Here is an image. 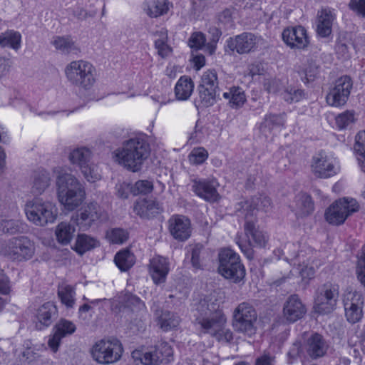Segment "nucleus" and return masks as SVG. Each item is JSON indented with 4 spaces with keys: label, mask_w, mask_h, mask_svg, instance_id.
<instances>
[{
    "label": "nucleus",
    "mask_w": 365,
    "mask_h": 365,
    "mask_svg": "<svg viewBox=\"0 0 365 365\" xmlns=\"http://www.w3.org/2000/svg\"><path fill=\"white\" fill-rule=\"evenodd\" d=\"M199 313L197 320L205 332L212 336H219L223 334L227 341L232 339V333L225 329L226 318L220 309V302L215 293H211L201 299L196 307Z\"/></svg>",
    "instance_id": "obj_1"
},
{
    "label": "nucleus",
    "mask_w": 365,
    "mask_h": 365,
    "mask_svg": "<svg viewBox=\"0 0 365 365\" xmlns=\"http://www.w3.org/2000/svg\"><path fill=\"white\" fill-rule=\"evenodd\" d=\"M56 174V195L58 202L68 211L78 207L85 199V189L81 181L63 167L53 169Z\"/></svg>",
    "instance_id": "obj_2"
},
{
    "label": "nucleus",
    "mask_w": 365,
    "mask_h": 365,
    "mask_svg": "<svg viewBox=\"0 0 365 365\" xmlns=\"http://www.w3.org/2000/svg\"><path fill=\"white\" fill-rule=\"evenodd\" d=\"M150 145L144 136H135L123 142L114 153L115 160L128 170H140L150 155Z\"/></svg>",
    "instance_id": "obj_3"
},
{
    "label": "nucleus",
    "mask_w": 365,
    "mask_h": 365,
    "mask_svg": "<svg viewBox=\"0 0 365 365\" xmlns=\"http://www.w3.org/2000/svg\"><path fill=\"white\" fill-rule=\"evenodd\" d=\"M64 74L69 83L80 91H90L96 82L95 67L84 60L70 62L64 68Z\"/></svg>",
    "instance_id": "obj_4"
},
{
    "label": "nucleus",
    "mask_w": 365,
    "mask_h": 365,
    "mask_svg": "<svg viewBox=\"0 0 365 365\" xmlns=\"http://www.w3.org/2000/svg\"><path fill=\"white\" fill-rule=\"evenodd\" d=\"M93 153L86 146L70 147L67 151V158L71 165L78 168L86 180L95 182L101 179L97 165L92 162Z\"/></svg>",
    "instance_id": "obj_5"
},
{
    "label": "nucleus",
    "mask_w": 365,
    "mask_h": 365,
    "mask_svg": "<svg viewBox=\"0 0 365 365\" xmlns=\"http://www.w3.org/2000/svg\"><path fill=\"white\" fill-rule=\"evenodd\" d=\"M0 253L12 262H26L34 257L35 246L26 236L14 237L1 244Z\"/></svg>",
    "instance_id": "obj_6"
},
{
    "label": "nucleus",
    "mask_w": 365,
    "mask_h": 365,
    "mask_svg": "<svg viewBox=\"0 0 365 365\" xmlns=\"http://www.w3.org/2000/svg\"><path fill=\"white\" fill-rule=\"evenodd\" d=\"M27 219L36 226H45L53 223L57 217V208L50 201L35 198L28 201L24 207Z\"/></svg>",
    "instance_id": "obj_7"
},
{
    "label": "nucleus",
    "mask_w": 365,
    "mask_h": 365,
    "mask_svg": "<svg viewBox=\"0 0 365 365\" xmlns=\"http://www.w3.org/2000/svg\"><path fill=\"white\" fill-rule=\"evenodd\" d=\"M218 272L226 279L239 282L245 276V269L239 255L232 250L225 248L218 255Z\"/></svg>",
    "instance_id": "obj_8"
},
{
    "label": "nucleus",
    "mask_w": 365,
    "mask_h": 365,
    "mask_svg": "<svg viewBox=\"0 0 365 365\" xmlns=\"http://www.w3.org/2000/svg\"><path fill=\"white\" fill-rule=\"evenodd\" d=\"M123 352L122 344L115 338L101 339L91 349L93 359L101 364H109L119 361Z\"/></svg>",
    "instance_id": "obj_9"
},
{
    "label": "nucleus",
    "mask_w": 365,
    "mask_h": 365,
    "mask_svg": "<svg viewBox=\"0 0 365 365\" xmlns=\"http://www.w3.org/2000/svg\"><path fill=\"white\" fill-rule=\"evenodd\" d=\"M339 296V287L336 284L327 282L319 286L314 297V309L321 314L332 312L336 307Z\"/></svg>",
    "instance_id": "obj_10"
},
{
    "label": "nucleus",
    "mask_w": 365,
    "mask_h": 365,
    "mask_svg": "<svg viewBox=\"0 0 365 365\" xmlns=\"http://www.w3.org/2000/svg\"><path fill=\"white\" fill-rule=\"evenodd\" d=\"M257 314L249 302H242L235 309L232 325L235 331L252 336L256 331Z\"/></svg>",
    "instance_id": "obj_11"
},
{
    "label": "nucleus",
    "mask_w": 365,
    "mask_h": 365,
    "mask_svg": "<svg viewBox=\"0 0 365 365\" xmlns=\"http://www.w3.org/2000/svg\"><path fill=\"white\" fill-rule=\"evenodd\" d=\"M359 209V205L355 199L344 197L336 200L327 208L325 218L329 224L339 225Z\"/></svg>",
    "instance_id": "obj_12"
},
{
    "label": "nucleus",
    "mask_w": 365,
    "mask_h": 365,
    "mask_svg": "<svg viewBox=\"0 0 365 365\" xmlns=\"http://www.w3.org/2000/svg\"><path fill=\"white\" fill-rule=\"evenodd\" d=\"M200 98L205 106H210L216 102L220 96L218 78L215 70H207L201 76L199 86Z\"/></svg>",
    "instance_id": "obj_13"
},
{
    "label": "nucleus",
    "mask_w": 365,
    "mask_h": 365,
    "mask_svg": "<svg viewBox=\"0 0 365 365\" xmlns=\"http://www.w3.org/2000/svg\"><path fill=\"white\" fill-rule=\"evenodd\" d=\"M108 219V212L96 202H89L76 215V223L83 230L91 227L95 222H105Z\"/></svg>",
    "instance_id": "obj_14"
},
{
    "label": "nucleus",
    "mask_w": 365,
    "mask_h": 365,
    "mask_svg": "<svg viewBox=\"0 0 365 365\" xmlns=\"http://www.w3.org/2000/svg\"><path fill=\"white\" fill-rule=\"evenodd\" d=\"M352 86V80L348 76L336 79L334 87L326 97L327 103L334 107L344 106L349 99Z\"/></svg>",
    "instance_id": "obj_15"
},
{
    "label": "nucleus",
    "mask_w": 365,
    "mask_h": 365,
    "mask_svg": "<svg viewBox=\"0 0 365 365\" xmlns=\"http://www.w3.org/2000/svg\"><path fill=\"white\" fill-rule=\"evenodd\" d=\"M144 365H159L160 363H168L173 359V349L165 341H160L151 347L140 358Z\"/></svg>",
    "instance_id": "obj_16"
},
{
    "label": "nucleus",
    "mask_w": 365,
    "mask_h": 365,
    "mask_svg": "<svg viewBox=\"0 0 365 365\" xmlns=\"http://www.w3.org/2000/svg\"><path fill=\"white\" fill-rule=\"evenodd\" d=\"M313 173L321 178H328L335 175L339 170L336 160L324 152L313 157L312 163Z\"/></svg>",
    "instance_id": "obj_17"
},
{
    "label": "nucleus",
    "mask_w": 365,
    "mask_h": 365,
    "mask_svg": "<svg viewBox=\"0 0 365 365\" xmlns=\"http://www.w3.org/2000/svg\"><path fill=\"white\" fill-rule=\"evenodd\" d=\"M282 39L291 48L305 49L309 43L307 31L302 26L285 29Z\"/></svg>",
    "instance_id": "obj_18"
},
{
    "label": "nucleus",
    "mask_w": 365,
    "mask_h": 365,
    "mask_svg": "<svg viewBox=\"0 0 365 365\" xmlns=\"http://www.w3.org/2000/svg\"><path fill=\"white\" fill-rule=\"evenodd\" d=\"M257 41V36L252 33L245 32L235 38H230L227 41V46L232 51H236L239 54H244L253 51Z\"/></svg>",
    "instance_id": "obj_19"
},
{
    "label": "nucleus",
    "mask_w": 365,
    "mask_h": 365,
    "mask_svg": "<svg viewBox=\"0 0 365 365\" xmlns=\"http://www.w3.org/2000/svg\"><path fill=\"white\" fill-rule=\"evenodd\" d=\"M192 190L200 197L208 202H216L220 198L217 191V182L215 180H194Z\"/></svg>",
    "instance_id": "obj_20"
},
{
    "label": "nucleus",
    "mask_w": 365,
    "mask_h": 365,
    "mask_svg": "<svg viewBox=\"0 0 365 365\" xmlns=\"http://www.w3.org/2000/svg\"><path fill=\"white\" fill-rule=\"evenodd\" d=\"M53 329L54 333L48 339V345L53 352H56L61 339L74 333L76 327L72 322L61 319Z\"/></svg>",
    "instance_id": "obj_21"
},
{
    "label": "nucleus",
    "mask_w": 365,
    "mask_h": 365,
    "mask_svg": "<svg viewBox=\"0 0 365 365\" xmlns=\"http://www.w3.org/2000/svg\"><path fill=\"white\" fill-rule=\"evenodd\" d=\"M169 231L176 240L185 241L191 235L190 220L183 215H174L168 220Z\"/></svg>",
    "instance_id": "obj_22"
},
{
    "label": "nucleus",
    "mask_w": 365,
    "mask_h": 365,
    "mask_svg": "<svg viewBox=\"0 0 365 365\" xmlns=\"http://www.w3.org/2000/svg\"><path fill=\"white\" fill-rule=\"evenodd\" d=\"M344 305L345 315L349 322L354 324L361 319L363 299L361 294L357 293L349 294L344 299Z\"/></svg>",
    "instance_id": "obj_23"
},
{
    "label": "nucleus",
    "mask_w": 365,
    "mask_h": 365,
    "mask_svg": "<svg viewBox=\"0 0 365 365\" xmlns=\"http://www.w3.org/2000/svg\"><path fill=\"white\" fill-rule=\"evenodd\" d=\"M133 212L142 219H151L162 212L159 202L153 199H139L133 205Z\"/></svg>",
    "instance_id": "obj_24"
},
{
    "label": "nucleus",
    "mask_w": 365,
    "mask_h": 365,
    "mask_svg": "<svg viewBox=\"0 0 365 365\" xmlns=\"http://www.w3.org/2000/svg\"><path fill=\"white\" fill-rule=\"evenodd\" d=\"M329 345L324 337L317 333L312 334L306 341L304 350L312 359L323 357L328 350Z\"/></svg>",
    "instance_id": "obj_25"
},
{
    "label": "nucleus",
    "mask_w": 365,
    "mask_h": 365,
    "mask_svg": "<svg viewBox=\"0 0 365 365\" xmlns=\"http://www.w3.org/2000/svg\"><path fill=\"white\" fill-rule=\"evenodd\" d=\"M306 313V307L302 304L298 295L289 296L283 307V314L285 319L289 322H294L303 317Z\"/></svg>",
    "instance_id": "obj_26"
},
{
    "label": "nucleus",
    "mask_w": 365,
    "mask_h": 365,
    "mask_svg": "<svg viewBox=\"0 0 365 365\" xmlns=\"http://www.w3.org/2000/svg\"><path fill=\"white\" fill-rule=\"evenodd\" d=\"M239 206L237 211L241 212V210L247 211L246 215L249 217L255 215V211L268 212L272 207V202L269 197L260 195L253 197L250 202H240Z\"/></svg>",
    "instance_id": "obj_27"
},
{
    "label": "nucleus",
    "mask_w": 365,
    "mask_h": 365,
    "mask_svg": "<svg viewBox=\"0 0 365 365\" xmlns=\"http://www.w3.org/2000/svg\"><path fill=\"white\" fill-rule=\"evenodd\" d=\"M169 270V263L166 258L157 256L150 259L149 272L155 284L164 283Z\"/></svg>",
    "instance_id": "obj_28"
},
{
    "label": "nucleus",
    "mask_w": 365,
    "mask_h": 365,
    "mask_svg": "<svg viewBox=\"0 0 365 365\" xmlns=\"http://www.w3.org/2000/svg\"><path fill=\"white\" fill-rule=\"evenodd\" d=\"M58 317L56 307L51 302H46L41 305L36 311V328L42 329L49 327L53 321Z\"/></svg>",
    "instance_id": "obj_29"
},
{
    "label": "nucleus",
    "mask_w": 365,
    "mask_h": 365,
    "mask_svg": "<svg viewBox=\"0 0 365 365\" xmlns=\"http://www.w3.org/2000/svg\"><path fill=\"white\" fill-rule=\"evenodd\" d=\"M335 16L329 9H322L317 13V34L322 38L328 37L332 32Z\"/></svg>",
    "instance_id": "obj_30"
},
{
    "label": "nucleus",
    "mask_w": 365,
    "mask_h": 365,
    "mask_svg": "<svg viewBox=\"0 0 365 365\" xmlns=\"http://www.w3.org/2000/svg\"><path fill=\"white\" fill-rule=\"evenodd\" d=\"M51 178L48 171L40 170L34 174L31 193L34 195H42L51 185Z\"/></svg>",
    "instance_id": "obj_31"
},
{
    "label": "nucleus",
    "mask_w": 365,
    "mask_h": 365,
    "mask_svg": "<svg viewBox=\"0 0 365 365\" xmlns=\"http://www.w3.org/2000/svg\"><path fill=\"white\" fill-rule=\"evenodd\" d=\"M143 11L150 18H158L166 14L170 9L168 0H146L143 3Z\"/></svg>",
    "instance_id": "obj_32"
},
{
    "label": "nucleus",
    "mask_w": 365,
    "mask_h": 365,
    "mask_svg": "<svg viewBox=\"0 0 365 365\" xmlns=\"http://www.w3.org/2000/svg\"><path fill=\"white\" fill-rule=\"evenodd\" d=\"M52 44L56 50L63 54L78 55L81 52L79 46L69 36H56L52 41Z\"/></svg>",
    "instance_id": "obj_33"
},
{
    "label": "nucleus",
    "mask_w": 365,
    "mask_h": 365,
    "mask_svg": "<svg viewBox=\"0 0 365 365\" xmlns=\"http://www.w3.org/2000/svg\"><path fill=\"white\" fill-rule=\"evenodd\" d=\"M76 232L74 225L70 222H61L55 230V235L58 243L63 245H68L73 238Z\"/></svg>",
    "instance_id": "obj_34"
},
{
    "label": "nucleus",
    "mask_w": 365,
    "mask_h": 365,
    "mask_svg": "<svg viewBox=\"0 0 365 365\" xmlns=\"http://www.w3.org/2000/svg\"><path fill=\"white\" fill-rule=\"evenodd\" d=\"M191 262L195 269H202L210 260V254L200 244L190 247Z\"/></svg>",
    "instance_id": "obj_35"
},
{
    "label": "nucleus",
    "mask_w": 365,
    "mask_h": 365,
    "mask_svg": "<svg viewBox=\"0 0 365 365\" xmlns=\"http://www.w3.org/2000/svg\"><path fill=\"white\" fill-rule=\"evenodd\" d=\"M194 88L192 79L186 76H181L175 87L176 98L180 101H185L190 98Z\"/></svg>",
    "instance_id": "obj_36"
},
{
    "label": "nucleus",
    "mask_w": 365,
    "mask_h": 365,
    "mask_svg": "<svg viewBox=\"0 0 365 365\" xmlns=\"http://www.w3.org/2000/svg\"><path fill=\"white\" fill-rule=\"evenodd\" d=\"M245 235L248 238L251 237L257 246L264 247L267 241V237L262 232L255 227V222L248 219L245 215V224L244 225Z\"/></svg>",
    "instance_id": "obj_37"
},
{
    "label": "nucleus",
    "mask_w": 365,
    "mask_h": 365,
    "mask_svg": "<svg viewBox=\"0 0 365 365\" xmlns=\"http://www.w3.org/2000/svg\"><path fill=\"white\" fill-rule=\"evenodd\" d=\"M21 35L14 30H6L0 34V46L17 51L21 47Z\"/></svg>",
    "instance_id": "obj_38"
},
{
    "label": "nucleus",
    "mask_w": 365,
    "mask_h": 365,
    "mask_svg": "<svg viewBox=\"0 0 365 365\" xmlns=\"http://www.w3.org/2000/svg\"><path fill=\"white\" fill-rule=\"evenodd\" d=\"M98 246L99 242L96 238L86 234H81L77 236L73 250L82 255L87 251Z\"/></svg>",
    "instance_id": "obj_39"
},
{
    "label": "nucleus",
    "mask_w": 365,
    "mask_h": 365,
    "mask_svg": "<svg viewBox=\"0 0 365 365\" xmlns=\"http://www.w3.org/2000/svg\"><path fill=\"white\" fill-rule=\"evenodd\" d=\"M284 123V120L282 115L270 113L265 115L259 129L262 133L267 136L274 128L282 126Z\"/></svg>",
    "instance_id": "obj_40"
},
{
    "label": "nucleus",
    "mask_w": 365,
    "mask_h": 365,
    "mask_svg": "<svg viewBox=\"0 0 365 365\" xmlns=\"http://www.w3.org/2000/svg\"><path fill=\"white\" fill-rule=\"evenodd\" d=\"M297 213L301 216L309 215L314 210V202L310 195L299 193L295 197Z\"/></svg>",
    "instance_id": "obj_41"
},
{
    "label": "nucleus",
    "mask_w": 365,
    "mask_h": 365,
    "mask_svg": "<svg viewBox=\"0 0 365 365\" xmlns=\"http://www.w3.org/2000/svg\"><path fill=\"white\" fill-rule=\"evenodd\" d=\"M354 150L358 164L365 173V130L359 132L356 135Z\"/></svg>",
    "instance_id": "obj_42"
},
{
    "label": "nucleus",
    "mask_w": 365,
    "mask_h": 365,
    "mask_svg": "<svg viewBox=\"0 0 365 365\" xmlns=\"http://www.w3.org/2000/svg\"><path fill=\"white\" fill-rule=\"evenodd\" d=\"M114 261L116 266L125 272L135 264V256L128 250H123L115 255Z\"/></svg>",
    "instance_id": "obj_43"
},
{
    "label": "nucleus",
    "mask_w": 365,
    "mask_h": 365,
    "mask_svg": "<svg viewBox=\"0 0 365 365\" xmlns=\"http://www.w3.org/2000/svg\"><path fill=\"white\" fill-rule=\"evenodd\" d=\"M222 96L229 100V103L232 108L242 106L246 101L245 93L240 87H232L227 92L223 93Z\"/></svg>",
    "instance_id": "obj_44"
},
{
    "label": "nucleus",
    "mask_w": 365,
    "mask_h": 365,
    "mask_svg": "<svg viewBox=\"0 0 365 365\" xmlns=\"http://www.w3.org/2000/svg\"><path fill=\"white\" fill-rule=\"evenodd\" d=\"M180 324V318L169 311H164L158 319V324L165 331H169L177 327Z\"/></svg>",
    "instance_id": "obj_45"
},
{
    "label": "nucleus",
    "mask_w": 365,
    "mask_h": 365,
    "mask_svg": "<svg viewBox=\"0 0 365 365\" xmlns=\"http://www.w3.org/2000/svg\"><path fill=\"white\" fill-rule=\"evenodd\" d=\"M282 98L288 103H297L305 98V93L303 90L294 86H288L281 93Z\"/></svg>",
    "instance_id": "obj_46"
},
{
    "label": "nucleus",
    "mask_w": 365,
    "mask_h": 365,
    "mask_svg": "<svg viewBox=\"0 0 365 365\" xmlns=\"http://www.w3.org/2000/svg\"><path fill=\"white\" fill-rule=\"evenodd\" d=\"M74 290L73 288L68 284H61L58 287V295L61 301L68 307H72L74 304Z\"/></svg>",
    "instance_id": "obj_47"
},
{
    "label": "nucleus",
    "mask_w": 365,
    "mask_h": 365,
    "mask_svg": "<svg viewBox=\"0 0 365 365\" xmlns=\"http://www.w3.org/2000/svg\"><path fill=\"white\" fill-rule=\"evenodd\" d=\"M23 224L15 220H0V232L11 235L21 232Z\"/></svg>",
    "instance_id": "obj_48"
},
{
    "label": "nucleus",
    "mask_w": 365,
    "mask_h": 365,
    "mask_svg": "<svg viewBox=\"0 0 365 365\" xmlns=\"http://www.w3.org/2000/svg\"><path fill=\"white\" fill-rule=\"evenodd\" d=\"M128 233L123 229L114 228L106 232V238L113 244H122L127 240Z\"/></svg>",
    "instance_id": "obj_49"
},
{
    "label": "nucleus",
    "mask_w": 365,
    "mask_h": 365,
    "mask_svg": "<svg viewBox=\"0 0 365 365\" xmlns=\"http://www.w3.org/2000/svg\"><path fill=\"white\" fill-rule=\"evenodd\" d=\"M153 190V182L148 180H140L133 185L132 194L133 195H147Z\"/></svg>",
    "instance_id": "obj_50"
},
{
    "label": "nucleus",
    "mask_w": 365,
    "mask_h": 365,
    "mask_svg": "<svg viewBox=\"0 0 365 365\" xmlns=\"http://www.w3.org/2000/svg\"><path fill=\"white\" fill-rule=\"evenodd\" d=\"M355 121V112L346 110L336 117V124L339 129H344Z\"/></svg>",
    "instance_id": "obj_51"
},
{
    "label": "nucleus",
    "mask_w": 365,
    "mask_h": 365,
    "mask_svg": "<svg viewBox=\"0 0 365 365\" xmlns=\"http://www.w3.org/2000/svg\"><path fill=\"white\" fill-rule=\"evenodd\" d=\"M208 158V152L202 147L195 148L188 155L189 161L193 165H200Z\"/></svg>",
    "instance_id": "obj_52"
},
{
    "label": "nucleus",
    "mask_w": 365,
    "mask_h": 365,
    "mask_svg": "<svg viewBox=\"0 0 365 365\" xmlns=\"http://www.w3.org/2000/svg\"><path fill=\"white\" fill-rule=\"evenodd\" d=\"M318 74V66L316 63L311 60L308 62V66L304 68L302 75V80L304 83H309L313 81Z\"/></svg>",
    "instance_id": "obj_53"
},
{
    "label": "nucleus",
    "mask_w": 365,
    "mask_h": 365,
    "mask_svg": "<svg viewBox=\"0 0 365 365\" xmlns=\"http://www.w3.org/2000/svg\"><path fill=\"white\" fill-rule=\"evenodd\" d=\"M357 277L365 287V245L361 250V255L359 257L356 267Z\"/></svg>",
    "instance_id": "obj_54"
},
{
    "label": "nucleus",
    "mask_w": 365,
    "mask_h": 365,
    "mask_svg": "<svg viewBox=\"0 0 365 365\" xmlns=\"http://www.w3.org/2000/svg\"><path fill=\"white\" fill-rule=\"evenodd\" d=\"M205 35L202 33L195 32L190 36L188 44L192 48L200 49L205 45Z\"/></svg>",
    "instance_id": "obj_55"
},
{
    "label": "nucleus",
    "mask_w": 365,
    "mask_h": 365,
    "mask_svg": "<svg viewBox=\"0 0 365 365\" xmlns=\"http://www.w3.org/2000/svg\"><path fill=\"white\" fill-rule=\"evenodd\" d=\"M349 8L357 15L365 17V0H350Z\"/></svg>",
    "instance_id": "obj_56"
},
{
    "label": "nucleus",
    "mask_w": 365,
    "mask_h": 365,
    "mask_svg": "<svg viewBox=\"0 0 365 365\" xmlns=\"http://www.w3.org/2000/svg\"><path fill=\"white\" fill-rule=\"evenodd\" d=\"M115 190L118 197L126 199L129 193L132 194L133 185L127 182H121L116 185Z\"/></svg>",
    "instance_id": "obj_57"
},
{
    "label": "nucleus",
    "mask_w": 365,
    "mask_h": 365,
    "mask_svg": "<svg viewBox=\"0 0 365 365\" xmlns=\"http://www.w3.org/2000/svg\"><path fill=\"white\" fill-rule=\"evenodd\" d=\"M154 44L158 56L163 58H167L173 52V48L168 44V41L154 42Z\"/></svg>",
    "instance_id": "obj_58"
},
{
    "label": "nucleus",
    "mask_w": 365,
    "mask_h": 365,
    "mask_svg": "<svg viewBox=\"0 0 365 365\" xmlns=\"http://www.w3.org/2000/svg\"><path fill=\"white\" fill-rule=\"evenodd\" d=\"M275 356L269 353H264L255 361V365H274Z\"/></svg>",
    "instance_id": "obj_59"
},
{
    "label": "nucleus",
    "mask_w": 365,
    "mask_h": 365,
    "mask_svg": "<svg viewBox=\"0 0 365 365\" xmlns=\"http://www.w3.org/2000/svg\"><path fill=\"white\" fill-rule=\"evenodd\" d=\"M237 243L238 244L240 248L241 249L242 252L245 255V256L249 259H252L254 257V252L252 248L251 247L250 243H243L240 237L237 238Z\"/></svg>",
    "instance_id": "obj_60"
},
{
    "label": "nucleus",
    "mask_w": 365,
    "mask_h": 365,
    "mask_svg": "<svg viewBox=\"0 0 365 365\" xmlns=\"http://www.w3.org/2000/svg\"><path fill=\"white\" fill-rule=\"evenodd\" d=\"M10 292V286L9 278L4 274L2 270H0V293L8 294Z\"/></svg>",
    "instance_id": "obj_61"
},
{
    "label": "nucleus",
    "mask_w": 365,
    "mask_h": 365,
    "mask_svg": "<svg viewBox=\"0 0 365 365\" xmlns=\"http://www.w3.org/2000/svg\"><path fill=\"white\" fill-rule=\"evenodd\" d=\"M11 66L10 58L0 56V78L9 73Z\"/></svg>",
    "instance_id": "obj_62"
},
{
    "label": "nucleus",
    "mask_w": 365,
    "mask_h": 365,
    "mask_svg": "<svg viewBox=\"0 0 365 365\" xmlns=\"http://www.w3.org/2000/svg\"><path fill=\"white\" fill-rule=\"evenodd\" d=\"M96 11L88 12L86 10H85L84 9H83L81 7H77L73 11L74 16L80 20L86 19L88 16L93 17L96 15Z\"/></svg>",
    "instance_id": "obj_63"
},
{
    "label": "nucleus",
    "mask_w": 365,
    "mask_h": 365,
    "mask_svg": "<svg viewBox=\"0 0 365 365\" xmlns=\"http://www.w3.org/2000/svg\"><path fill=\"white\" fill-rule=\"evenodd\" d=\"M218 19L223 24L230 23L232 21V11L230 9L223 10L219 15Z\"/></svg>",
    "instance_id": "obj_64"
}]
</instances>
